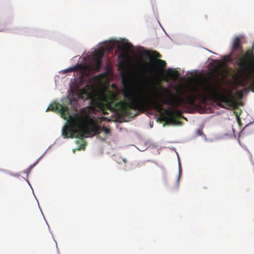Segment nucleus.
Wrapping results in <instances>:
<instances>
[{
    "mask_svg": "<svg viewBox=\"0 0 254 254\" xmlns=\"http://www.w3.org/2000/svg\"><path fill=\"white\" fill-rule=\"evenodd\" d=\"M49 111L59 112L64 119L70 116L69 115L68 107L67 106H63L59 103L54 102L51 104L47 109L46 112Z\"/></svg>",
    "mask_w": 254,
    "mask_h": 254,
    "instance_id": "423d86ee",
    "label": "nucleus"
},
{
    "mask_svg": "<svg viewBox=\"0 0 254 254\" xmlns=\"http://www.w3.org/2000/svg\"><path fill=\"white\" fill-rule=\"evenodd\" d=\"M167 72L168 75L172 79L176 80L179 76V72L177 70L168 69Z\"/></svg>",
    "mask_w": 254,
    "mask_h": 254,
    "instance_id": "9d476101",
    "label": "nucleus"
},
{
    "mask_svg": "<svg viewBox=\"0 0 254 254\" xmlns=\"http://www.w3.org/2000/svg\"><path fill=\"white\" fill-rule=\"evenodd\" d=\"M70 122L69 125L64 127L62 134L64 138H83L86 135L94 136L98 128L92 120V116L86 114L85 116L78 114L69 117Z\"/></svg>",
    "mask_w": 254,
    "mask_h": 254,
    "instance_id": "7ed1b4c3",
    "label": "nucleus"
},
{
    "mask_svg": "<svg viewBox=\"0 0 254 254\" xmlns=\"http://www.w3.org/2000/svg\"><path fill=\"white\" fill-rule=\"evenodd\" d=\"M75 149H73V152H75Z\"/></svg>",
    "mask_w": 254,
    "mask_h": 254,
    "instance_id": "4be33fe9",
    "label": "nucleus"
},
{
    "mask_svg": "<svg viewBox=\"0 0 254 254\" xmlns=\"http://www.w3.org/2000/svg\"><path fill=\"white\" fill-rule=\"evenodd\" d=\"M123 160V161H124L125 163H126V159H124Z\"/></svg>",
    "mask_w": 254,
    "mask_h": 254,
    "instance_id": "412c9836",
    "label": "nucleus"
},
{
    "mask_svg": "<svg viewBox=\"0 0 254 254\" xmlns=\"http://www.w3.org/2000/svg\"><path fill=\"white\" fill-rule=\"evenodd\" d=\"M72 101H74L76 103L77 102V101L74 98L69 99V103H71Z\"/></svg>",
    "mask_w": 254,
    "mask_h": 254,
    "instance_id": "f3484780",
    "label": "nucleus"
},
{
    "mask_svg": "<svg viewBox=\"0 0 254 254\" xmlns=\"http://www.w3.org/2000/svg\"><path fill=\"white\" fill-rule=\"evenodd\" d=\"M251 50H252V51L253 53L254 54V52H253V50H254V43H253V44L252 48H251V49H249L248 50H247L246 51V52L245 53V54H243L242 56H241V57H240V58L238 59V61H237V65H238V66H239V62H240V59H241L242 57H244V56L246 54V53H247V52H248V51Z\"/></svg>",
    "mask_w": 254,
    "mask_h": 254,
    "instance_id": "f8f14e48",
    "label": "nucleus"
},
{
    "mask_svg": "<svg viewBox=\"0 0 254 254\" xmlns=\"http://www.w3.org/2000/svg\"><path fill=\"white\" fill-rule=\"evenodd\" d=\"M84 148H85V147H84V144H81V145L80 147H79V148H77V150H80V149H82V148H83V149H84Z\"/></svg>",
    "mask_w": 254,
    "mask_h": 254,
    "instance_id": "dca6fc26",
    "label": "nucleus"
},
{
    "mask_svg": "<svg viewBox=\"0 0 254 254\" xmlns=\"http://www.w3.org/2000/svg\"><path fill=\"white\" fill-rule=\"evenodd\" d=\"M181 172H182L181 165V164L179 163V177H180Z\"/></svg>",
    "mask_w": 254,
    "mask_h": 254,
    "instance_id": "2eb2a0df",
    "label": "nucleus"
},
{
    "mask_svg": "<svg viewBox=\"0 0 254 254\" xmlns=\"http://www.w3.org/2000/svg\"><path fill=\"white\" fill-rule=\"evenodd\" d=\"M77 69H78L77 66H74L71 67H69V68H68L65 69L64 70V71L65 73L71 72L75 71L77 70Z\"/></svg>",
    "mask_w": 254,
    "mask_h": 254,
    "instance_id": "9b49d317",
    "label": "nucleus"
},
{
    "mask_svg": "<svg viewBox=\"0 0 254 254\" xmlns=\"http://www.w3.org/2000/svg\"><path fill=\"white\" fill-rule=\"evenodd\" d=\"M238 74L241 78L250 80V87L254 92V54L251 50L240 59Z\"/></svg>",
    "mask_w": 254,
    "mask_h": 254,
    "instance_id": "39448f33",
    "label": "nucleus"
},
{
    "mask_svg": "<svg viewBox=\"0 0 254 254\" xmlns=\"http://www.w3.org/2000/svg\"><path fill=\"white\" fill-rule=\"evenodd\" d=\"M232 51L236 53L238 59L243 56L244 53L243 46L241 44L240 39L238 37H236L233 40L232 44Z\"/></svg>",
    "mask_w": 254,
    "mask_h": 254,
    "instance_id": "0eeeda50",
    "label": "nucleus"
},
{
    "mask_svg": "<svg viewBox=\"0 0 254 254\" xmlns=\"http://www.w3.org/2000/svg\"><path fill=\"white\" fill-rule=\"evenodd\" d=\"M103 120H107V121H109L110 120V119H108V118H106V117H103Z\"/></svg>",
    "mask_w": 254,
    "mask_h": 254,
    "instance_id": "a211bd4d",
    "label": "nucleus"
},
{
    "mask_svg": "<svg viewBox=\"0 0 254 254\" xmlns=\"http://www.w3.org/2000/svg\"><path fill=\"white\" fill-rule=\"evenodd\" d=\"M170 122L175 123L177 121L176 119L174 117H171L168 119Z\"/></svg>",
    "mask_w": 254,
    "mask_h": 254,
    "instance_id": "ddd939ff",
    "label": "nucleus"
},
{
    "mask_svg": "<svg viewBox=\"0 0 254 254\" xmlns=\"http://www.w3.org/2000/svg\"><path fill=\"white\" fill-rule=\"evenodd\" d=\"M197 134H198L199 135H201V136H202V135H204V134H203V132H202V130H201V129H198V130H197Z\"/></svg>",
    "mask_w": 254,
    "mask_h": 254,
    "instance_id": "4468645a",
    "label": "nucleus"
},
{
    "mask_svg": "<svg viewBox=\"0 0 254 254\" xmlns=\"http://www.w3.org/2000/svg\"><path fill=\"white\" fill-rule=\"evenodd\" d=\"M92 120L94 121L95 126L98 127L97 129V132L95 133V135L98 134L102 131H104L106 134H108L110 132V129L109 128L98 126L97 125V120L94 117H92Z\"/></svg>",
    "mask_w": 254,
    "mask_h": 254,
    "instance_id": "1a4fd4ad",
    "label": "nucleus"
},
{
    "mask_svg": "<svg viewBox=\"0 0 254 254\" xmlns=\"http://www.w3.org/2000/svg\"><path fill=\"white\" fill-rule=\"evenodd\" d=\"M200 86L202 90V92H199L198 88L194 87L192 93L187 96V103L190 105L193 106L200 97L204 99L210 98L217 101L219 102L218 106L221 107H223L222 103L228 106L232 102V92H228L227 94H225L220 92L221 86L218 81L208 78L201 83Z\"/></svg>",
    "mask_w": 254,
    "mask_h": 254,
    "instance_id": "f03ea898",
    "label": "nucleus"
},
{
    "mask_svg": "<svg viewBox=\"0 0 254 254\" xmlns=\"http://www.w3.org/2000/svg\"><path fill=\"white\" fill-rule=\"evenodd\" d=\"M104 55L103 51H99L96 54L94 65L96 69H99L102 64V59Z\"/></svg>",
    "mask_w": 254,
    "mask_h": 254,
    "instance_id": "6e6552de",
    "label": "nucleus"
},
{
    "mask_svg": "<svg viewBox=\"0 0 254 254\" xmlns=\"http://www.w3.org/2000/svg\"><path fill=\"white\" fill-rule=\"evenodd\" d=\"M153 55L156 58L152 60L149 63H145L143 64L145 71L143 74L146 75L145 73H147L149 75L151 87L152 90H154L159 88V85L156 83L158 82H160L161 83L158 74L162 69L166 66L167 64L165 61L159 59L162 56L158 52L154 51Z\"/></svg>",
    "mask_w": 254,
    "mask_h": 254,
    "instance_id": "20e7f679",
    "label": "nucleus"
},
{
    "mask_svg": "<svg viewBox=\"0 0 254 254\" xmlns=\"http://www.w3.org/2000/svg\"><path fill=\"white\" fill-rule=\"evenodd\" d=\"M103 114H104V115H106V114H107L108 113L106 111H103Z\"/></svg>",
    "mask_w": 254,
    "mask_h": 254,
    "instance_id": "aec40b11",
    "label": "nucleus"
},
{
    "mask_svg": "<svg viewBox=\"0 0 254 254\" xmlns=\"http://www.w3.org/2000/svg\"><path fill=\"white\" fill-rule=\"evenodd\" d=\"M157 83L159 88L152 90L153 98L151 100L145 97L137 98L136 92L133 87L125 86L123 90L125 101H112L109 104L110 110L118 111L123 116L133 118L151 109L161 112L163 110V105H168L175 109L174 112L168 111L169 114L181 116L182 112L177 108L185 103V100L173 94L168 89L163 87L160 82Z\"/></svg>",
    "mask_w": 254,
    "mask_h": 254,
    "instance_id": "f257e3e1",
    "label": "nucleus"
},
{
    "mask_svg": "<svg viewBox=\"0 0 254 254\" xmlns=\"http://www.w3.org/2000/svg\"><path fill=\"white\" fill-rule=\"evenodd\" d=\"M80 142V140H76V143L78 144Z\"/></svg>",
    "mask_w": 254,
    "mask_h": 254,
    "instance_id": "6ab92c4d",
    "label": "nucleus"
}]
</instances>
